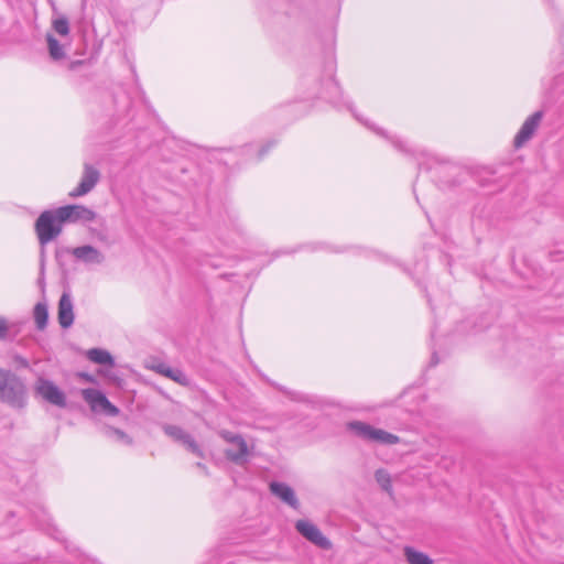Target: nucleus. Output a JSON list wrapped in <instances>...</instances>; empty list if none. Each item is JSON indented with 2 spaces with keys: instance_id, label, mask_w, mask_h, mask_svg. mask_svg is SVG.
I'll return each mask as SVG.
<instances>
[{
  "instance_id": "393cba45",
  "label": "nucleus",
  "mask_w": 564,
  "mask_h": 564,
  "mask_svg": "<svg viewBox=\"0 0 564 564\" xmlns=\"http://www.w3.org/2000/svg\"><path fill=\"white\" fill-rule=\"evenodd\" d=\"M274 143L273 142H270L268 143L265 147H263L260 151H259V158H262L271 147H273Z\"/></svg>"
},
{
  "instance_id": "7c9ffc66",
  "label": "nucleus",
  "mask_w": 564,
  "mask_h": 564,
  "mask_svg": "<svg viewBox=\"0 0 564 564\" xmlns=\"http://www.w3.org/2000/svg\"><path fill=\"white\" fill-rule=\"evenodd\" d=\"M376 132H377L378 134L384 135L383 131H381L380 129H377V130H376Z\"/></svg>"
},
{
  "instance_id": "ddd939ff",
  "label": "nucleus",
  "mask_w": 564,
  "mask_h": 564,
  "mask_svg": "<svg viewBox=\"0 0 564 564\" xmlns=\"http://www.w3.org/2000/svg\"><path fill=\"white\" fill-rule=\"evenodd\" d=\"M57 319L62 328H69L74 323V306L67 292H64L58 301Z\"/></svg>"
},
{
  "instance_id": "6ab92c4d",
  "label": "nucleus",
  "mask_w": 564,
  "mask_h": 564,
  "mask_svg": "<svg viewBox=\"0 0 564 564\" xmlns=\"http://www.w3.org/2000/svg\"><path fill=\"white\" fill-rule=\"evenodd\" d=\"M48 311L44 303H37L34 307V321L37 329L43 330L47 326Z\"/></svg>"
},
{
  "instance_id": "412c9836",
  "label": "nucleus",
  "mask_w": 564,
  "mask_h": 564,
  "mask_svg": "<svg viewBox=\"0 0 564 564\" xmlns=\"http://www.w3.org/2000/svg\"><path fill=\"white\" fill-rule=\"evenodd\" d=\"M377 482L380 485V487L387 491L391 492L392 485H391V477L390 474L384 469H378L375 474Z\"/></svg>"
},
{
  "instance_id": "f257e3e1",
  "label": "nucleus",
  "mask_w": 564,
  "mask_h": 564,
  "mask_svg": "<svg viewBox=\"0 0 564 564\" xmlns=\"http://www.w3.org/2000/svg\"><path fill=\"white\" fill-rule=\"evenodd\" d=\"M0 401L14 409H23L28 390L23 380L13 371L0 368Z\"/></svg>"
},
{
  "instance_id": "f8f14e48",
  "label": "nucleus",
  "mask_w": 564,
  "mask_h": 564,
  "mask_svg": "<svg viewBox=\"0 0 564 564\" xmlns=\"http://www.w3.org/2000/svg\"><path fill=\"white\" fill-rule=\"evenodd\" d=\"M270 491L273 496L279 498L281 501L286 503L293 509H299L300 502L296 495L291 486L281 481L270 482Z\"/></svg>"
},
{
  "instance_id": "cd10ccee",
  "label": "nucleus",
  "mask_w": 564,
  "mask_h": 564,
  "mask_svg": "<svg viewBox=\"0 0 564 564\" xmlns=\"http://www.w3.org/2000/svg\"><path fill=\"white\" fill-rule=\"evenodd\" d=\"M437 362H438V359L436 357V354H433V356H432V364L436 365Z\"/></svg>"
},
{
  "instance_id": "4be33fe9",
  "label": "nucleus",
  "mask_w": 564,
  "mask_h": 564,
  "mask_svg": "<svg viewBox=\"0 0 564 564\" xmlns=\"http://www.w3.org/2000/svg\"><path fill=\"white\" fill-rule=\"evenodd\" d=\"M107 433H108L109 435H115L118 440H121V441L127 440V442H128V443H130V440L128 438V436L126 435V433H124L123 431H121V430H118V429H109V430L107 431Z\"/></svg>"
},
{
  "instance_id": "f3484780",
  "label": "nucleus",
  "mask_w": 564,
  "mask_h": 564,
  "mask_svg": "<svg viewBox=\"0 0 564 564\" xmlns=\"http://www.w3.org/2000/svg\"><path fill=\"white\" fill-rule=\"evenodd\" d=\"M87 357L90 361L98 365H113V358L109 351L100 348L89 349L87 352Z\"/></svg>"
},
{
  "instance_id": "1a4fd4ad",
  "label": "nucleus",
  "mask_w": 564,
  "mask_h": 564,
  "mask_svg": "<svg viewBox=\"0 0 564 564\" xmlns=\"http://www.w3.org/2000/svg\"><path fill=\"white\" fill-rule=\"evenodd\" d=\"M164 433L170 436L173 441L181 443L186 447L187 451L198 457H204V453L198 444L195 442L193 436L184 431L182 427L172 424L163 425Z\"/></svg>"
},
{
  "instance_id": "aec40b11",
  "label": "nucleus",
  "mask_w": 564,
  "mask_h": 564,
  "mask_svg": "<svg viewBox=\"0 0 564 564\" xmlns=\"http://www.w3.org/2000/svg\"><path fill=\"white\" fill-rule=\"evenodd\" d=\"M52 26L54 31L62 36H66L69 34V22L68 19L64 15H61L57 19L53 20Z\"/></svg>"
},
{
  "instance_id": "5701e85b",
  "label": "nucleus",
  "mask_w": 564,
  "mask_h": 564,
  "mask_svg": "<svg viewBox=\"0 0 564 564\" xmlns=\"http://www.w3.org/2000/svg\"><path fill=\"white\" fill-rule=\"evenodd\" d=\"M8 322L6 318L0 317V339H6L8 336Z\"/></svg>"
},
{
  "instance_id": "20e7f679",
  "label": "nucleus",
  "mask_w": 564,
  "mask_h": 564,
  "mask_svg": "<svg viewBox=\"0 0 564 564\" xmlns=\"http://www.w3.org/2000/svg\"><path fill=\"white\" fill-rule=\"evenodd\" d=\"M218 435L226 441L227 443L234 444L237 446V451L226 449L225 456L232 463L237 465H241L247 462V457L249 455V449L247 442L240 434H236L234 432L227 430L218 431Z\"/></svg>"
},
{
  "instance_id": "4468645a",
  "label": "nucleus",
  "mask_w": 564,
  "mask_h": 564,
  "mask_svg": "<svg viewBox=\"0 0 564 564\" xmlns=\"http://www.w3.org/2000/svg\"><path fill=\"white\" fill-rule=\"evenodd\" d=\"M70 252L77 260L87 264H100L105 261V256L90 245L76 247Z\"/></svg>"
},
{
  "instance_id": "7ed1b4c3",
  "label": "nucleus",
  "mask_w": 564,
  "mask_h": 564,
  "mask_svg": "<svg viewBox=\"0 0 564 564\" xmlns=\"http://www.w3.org/2000/svg\"><path fill=\"white\" fill-rule=\"evenodd\" d=\"M63 221L57 218L56 209L44 210L35 221V232L41 246L57 238L63 229Z\"/></svg>"
},
{
  "instance_id": "c85d7f7f",
  "label": "nucleus",
  "mask_w": 564,
  "mask_h": 564,
  "mask_svg": "<svg viewBox=\"0 0 564 564\" xmlns=\"http://www.w3.org/2000/svg\"><path fill=\"white\" fill-rule=\"evenodd\" d=\"M196 466L200 469H203L204 471H206V466L203 465L202 463H197Z\"/></svg>"
},
{
  "instance_id": "9b49d317",
  "label": "nucleus",
  "mask_w": 564,
  "mask_h": 564,
  "mask_svg": "<svg viewBox=\"0 0 564 564\" xmlns=\"http://www.w3.org/2000/svg\"><path fill=\"white\" fill-rule=\"evenodd\" d=\"M543 117L542 111L532 113L522 124L521 129L514 138V147L520 148L528 142L534 134Z\"/></svg>"
},
{
  "instance_id": "a211bd4d",
  "label": "nucleus",
  "mask_w": 564,
  "mask_h": 564,
  "mask_svg": "<svg viewBox=\"0 0 564 564\" xmlns=\"http://www.w3.org/2000/svg\"><path fill=\"white\" fill-rule=\"evenodd\" d=\"M46 42L50 56L54 61H59L65 57L64 46L52 34H46Z\"/></svg>"
},
{
  "instance_id": "dca6fc26",
  "label": "nucleus",
  "mask_w": 564,
  "mask_h": 564,
  "mask_svg": "<svg viewBox=\"0 0 564 564\" xmlns=\"http://www.w3.org/2000/svg\"><path fill=\"white\" fill-rule=\"evenodd\" d=\"M403 551L408 564H434V561L426 553L412 546H405Z\"/></svg>"
},
{
  "instance_id": "2eb2a0df",
  "label": "nucleus",
  "mask_w": 564,
  "mask_h": 564,
  "mask_svg": "<svg viewBox=\"0 0 564 564\" xmlns=\"http://www.w3.org/2000/svg\"><path fill=\"white\" fill-rule=\"evenodd\" d=\"M152 369L156 373L162 375L183 387H188L191 384L189 378L178 368H172L164 362H159L154 365Z\"/></svg>"
},
{
  "instance_id": "423d86ee",
  "label": "nucleus",
  "mask_w": 564,
  "mask_h": 564,
  "mask_svg": "<svg viewBox=\"0 0 564 564\" xmlns=\"http://www.w3.org/2000/svg\"><path fill=\"white\" fill-rule=\"evenodd\" d=\"M35 390L37 394L53 405L65 408L67 404L65 393L51 380L40 378Z\"/></svg>"
},
{
  "instance_id": "9d476101",
  "label": "nucleus",
  "mask_w": 564,
  "mask_h": 564,
  "mask_svg": "<svg viewBox=\"0 0 564 564\" xmlns=\"http://www.w3.org/2000/svg\"><path fill=\"white\" fill-rule=\"evenodd\" d=\"M99 180H100L99 171L96 167H94L93 165L86 163L84 165V172L82 175V180H80L78 186L69 193V196L73 198H76V197L84 196V195L88 194L96 186V184L99 182Z\"/></svg>"
},
{
  "instance_id": "f03ea898",
  "label": "nucleus",
  "mask_w": 564,
  "mask_h": 564,
  "mask_svg": "<svg viewBox=\"0 0 564 564\" xmlns=\"http://www.w3.org/2000/svg\"><path fill=\"white\" fill-rule=\"evenodd\" d=\"M346 426L348 431L352 432L356 436L367 442L393 445L398 444L400 441L399 436L384 430L373 427L366 422L351 421L348 422Z\"/></svg>"
},
{
  "instance_id": "6e6552de",
  "label": "nucleus",
  "mask_w": 564,
  "mask_h": 564,
  "mask_svg": "<svg viewBox=\"0 0 564 564\" xmlns=\"http://www.w3.org/2000/svg\"><path fill=\"white\" fill-rule=\"evenodd\" d=\"M295 529L307 541L321 549L328 550L332 546L330 541L322 533V531L307 520H297L295 522Z\"/></svg>"
},
{
  "instance_id": "a878e982",
  "label": "nucleus",
  "mask_w": 564,
  "mask_h": 564,
  "mask_svg": "<svg viewBox=\"0 0 564 564\" xmlns=\"http://www.w3.org/2000/svg\"><path fill=\"white\" fill-rule=\"evenodd\" d=\"M393 144L395 148H398L401 151H405L404 145L401 141H393Z\"/></svg>"
},
{
  "instance_id": "0eeeda50",
  "label": "nucleus",
  "mask_w": 564,
  "mask_h": 564,
  "mask_svg": "<svg viewBox=\"0 0 564 564\" xmlns=\"http://www.w3.org/2000/svg\"><path fill=\"white\" fill-rule=\"evenodd\" d=\"M84 400L90 405L93 411H102L107 415H118L119 409L115 406L107 397L96 389H84L83 390Z\"/></svg>"
},
{
  "instance_id": "c756f323",
  "label": "nucleus",
  "mask_w": 564,
  "mask_h": 564,
  "mask_svg": "<svg viewBox=\"0 0 564 564\" xmlns=\"http://www.w3.org/2000/svg\"><path fill=\"white\" fill-rule=\"evenodd\" d=\"M79 64H82V62H74V63H72V67L77 66Z\"/></svg>"
},
{
  "instance_id": "b1692460",
  "label": "nucleus",
  "mask_w": 564,
  "mask_h": 564,
  "mask_svg": "<svg viewBox=\"0 0 564 564\" xmlns=\"http://www.w3.org/2000/svg\"><path fill=\"white\" fill-rule=\"evenodd\" d=\"M40 267H41V271L42 273L45 271V249H44V246H41V261H40Z\"/></svg>"
},
{
  "instance_id": "bb28decb",
  "label": "nucleus",
  "mask_w": 564,
  "mask_h": 564,
  "mask_svg": "<svg viewBox=\"0 0 564 564\" xmlns=\"http://www.w3.org/2000/svg\"><path fill=\"white\" fill-rule=\"evenodd\" d=\"M39 284H40V285H43V284H44V273L42 274V271H41V270H40Z\"/></svg>"
},
{
  "instance_id": "39448f33",
  "label": "nucleus",
  "mask_w": 564,
  "mask_h": 564,
  "mask_svg": "<svg viewBox=\"0 0 564 564\" xmlns=\"http://www.w3.org/2000/svg\"><path fill=\"white\" fill-rule=\"evenodd\" d=\"M57 218L63 223L93 221L96 213L83 205H66L56 208Z\"/></svg>"
}]
</instances>
